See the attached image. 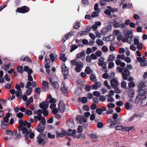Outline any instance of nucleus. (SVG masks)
I'll return each instance as SVG.
<instances>
[{"label":"nucleus","instance_id":"1","mask_svg":"<svg viewBox=\"0 0 147 147\" xmlns=\"http://www.w3.org/2000/svg\"><path fill=\"white\" fill-rule=\"evenodd\" d=\"M18 122L20 124L18 127L19 130L22 131L25 137L30 138V139H33L34 134L30 129L31 125V124L28 123L27 121H23L21 119Z\"/></svg>","mask_w":147,"mask_h":147},{"label":"nucleus","instance_id":"2","mask_svg":"<svg viewBox=\"0 0 147 147\" xmlns=\"http://www.w3.org/2000/svg\"><path fill=\"white\" fill-rule=\"evenodd\" d=\"M138 61L140 63V65L142 67H144L147 65V61L144 56L138 57L137 58Z\"/></svg>","mask_w":147,"mask_h":147},{"label":"nucleus","instance_id":"3","mask_svg":"<svg viewBox=\"0 0 147 147\" xmlns=\"http://www.w3.org/2000/svg\"><path fill=\"white\" fill-rule=\"evenodd\" d=\"M83 66V63L80 61H77L76 63L75 71L78 73L82 71Z\"/></svg>","mask_w":147,"mask_h":147},{"label":"nucleus","instance_id":"4","mask_svg":"<svg viewBox=\"0 0 147 147\" xmlns=\"http://www.w3.org/2000/svg\"><path fill=\"white\" fill-rule=\"evenodd\" d=\"M62 71L64 75V78L66 79L67 78V76L69 74L68 68L65 65V63H63L61 65Z\"/></svg>","mask_w":147,"mask_h":147},{"label":"nucleus","instance_id":"5","mask_svg":"<svg viewBox=\"0 0 147 147\" xmlns=\"http://www.w3.org/2000/svg\"><path fill=\"white\" fill-rule=\"evenodd\" d=\"M87 118H86L84 116H82L80 115L78 116L76 118V121L77 122L80 124H82L83 123L86 122Z\"/></svg>","mask_w":147,"mask_h":147},{"label":"nucleus","instance_id":"6","mask_svg":"<svg viewBox=\"0 0 147 147\" xmlns=\"http://www.w3.org/2000/svg\"><path fill=\"white\" fill-rule=\"evenodd\" d=\"M42 134H40L37 137V141L38 143L41 145L44 146L46 143V142L45 141L42 137Z\"/></svg>","mask_w":147,"mask_h":147},{"label":"nucleus","instance_id":"7","mask_svg":"<svg viewBox=\"0 0 147 147\" xmlns=\"http://www.w3.org/2000/svg\"><path fill=\"white\" fill-rule=\"evenodd\" d=\"M58 109L60 112L61 113L64 112L65 109V105L63 101L61 100L59 101Z\"/></svg>","mask_w":147,"mask_h":147},{"label":"nucleus","instance_id":"8","mask_svg":"<svg viewBox=\"0 0 147 147\" xmlns=\"http://www.w3.org/2000/svg\"><path fill=\"white\" fill-rule=\"evenodd\" d=\"M129 74L130 72L128 69L126 67L124 68L123 70L122 73V76L123 79L125 80H127L128 76H129Z\"/></svg>","mask_w":147,"mask_h":147},{"label":"nucleus","instance_id":"9","mask_svg":"<svg viewBox=\"0 0 147 147\" xmlns=\"http://www.w3.org/2000/svg\"><path fill=\"white\" fill-rule=\"evenodd\" d=\"M29 10V8L26 6H24L21 7L17 8L16 11L19 13H24L28 12Z\"/></svg>","mask_w":147,"mask_h":147},{"label":"nucleus","instance_id":"10","mask_svg":"<svg viewBox=\"0 0 147 147\" xmlns=\"http://www.w3.org/2000/svg\"><path fill=\"white\" fill-rule=\"evenodd\" d=\"M71 135V133H69L64 130H62L61 133L59 132L58 131H56L57 137H63L65 136Z\"/></svg>","mask_w":147,"mask_h":147},{"label":"nucleus","instance_id":"11","mask_svg":"<svg viewBox=\"0 0 147 147\" xmlns=\"http://www.w3.org/2000/svg\"><path fill=\"white\" fill-rule=\"evenodd\" d=\"M111 86L113 88H115L117 87L119 84V82L117 78L113 79L111 81Z\"/></svg>","mask_w":147,"mask_h":147},{"label":"nucleus","instance_id":"12","mask_svg":"<svg viewBox=\"0 0 147 147\" xmlns=\"http://www.w3.org/2000/svg\"><path fill=\"white\" fill-rule=\"evenodd\" d=\"M49 81L55 88L57 89L59 88V86L58 82L57 81L54 80L52 78L49 79Z\"/></svg>","mask_w":147,"mask_h":147},{"label":"nucleus","instance_id":"13","mask_svg":"<svg viewBox=\"0 0 147 147\" xmlns=\"http://www.w3.org/2000/svg\"><path fill=\"white\" fill-rule=\"evenodd\" d=\"M49 103L48 101L42 102L40 104V107L42 109H47L49 107Z\"/></svg>","mask_w":147,"mask_h":147},{"label":"nucleus","instance_id":"14","mask_svg":"<svg viewBox=\"0 0 147 147\" xmlns=\"http://www.w3.org/2000/svg\"><path fill=\"white\" fill-rule=\"evenodd\" d=\"M102 84L100 82H96L94 84L92 85L91 87L92 89L96 90L98 88H100L101 87Z\"/></svg>","mask_w":147,"mask_h":147},{"label":"nucleus","instance_id":"15","mask_svg":"<svg viewBox=\"0 0 147 147\" xmlns=\"http://www.w3.org/2000/svg\"><path fill=\"white\" fill-rule=\"evenodd\" d=\"M45 125L40 124L39 123L36 128V129L39 132H41L44 130L45 128Z\"/></svg>","mask_w":147,"mask_h":147},{"label":"nucleus","instance_id":"16","mask_svg":"<svg viewBox=\"0 0 147 147\" xmlns=\"http://www.w3.org/2000/svg\"><path fill=\"white\" fill-rule=\"evenodd\" d=\"M36 86V84L35 82L28 81L25 86V87L26 88H30V86L34 88Z\"/></svg>","mask_w":147,"mask_h":147},{"label":"nucleus","instance_id":"17","mask_svg":"<svg viewBox=\"0 0 147 147\" xmlns=\"http://www.w3.org/2000/svg\"><path fill=\"white\" fill-rule=\"evenodd\" d=\"M61 90L63 94H65L67 92V88L64 83H62L61 84Z\"/></svg>","mask_w":147,"mask_h":147},{"label":"nucleus","instance_id":"18","mask_svg":"<svg viewBox=\"0 0 147 147\" xmlns=\"http://www.w3.org/2000/svg\"><path fill=\"white\" fill-rule=\"evenodd\" d=\"M138 89L142 88L147 86V82L141 81L138 84Z\"/></svg>","mask_w":147,"mask_h":147},{"label":"nucleus","instance_id":"19","mask_svg":"<svg viewBox=\"0 0 147 147\" xmlns=\"http://www.w3.org/2000/svg\"><path fill=\"white\" fill-rule=\"evenodd\" d=\"M125 36L129 39L130 42L132 41V32L130 31H127L125 34Z\"/></svg>","mask_w":147,"mask_h":147},{"label":"nucleus","instance_id":"20","mask_svg":"<svg viewBox=\"0 0 147 147\" xmlns=\"http://www.w3.org/2000/svg\"><path fill=\"white\" fill-rule=\"evenodd\" d=\"M139 89V94L140 96L144 95L147 94V88L142 89V88Z\"/></svg>","mask_w":147,"mask_h":147},{"label":"nucleus","instance_id":"21","mask_svg":"<svg viewBox=\"0 0 147 147\" xmlns=\"http://www.w3.org/2000/svg\"><path fill=\"white\" fill-rule=\"evenodd\" d=\"M73 35V32H69L67 34L63 36L62 40L64 42H65L67 39L72 36Z\"/></svg>","mask_w":147,"mask_h":147},{"label":"nucleus","instance_id":"22","mask_svg":"<svg viewBox=\"0 0 147 147\" xmlns=\"http://www.w3.org/2000/svg\"><path fill=\"white\" fill-rule=\"evenodd\" d=\"M104 58L102 57H101L99 59L98 63V65L99 66H101L106 65V63L104 61Z\"/></svg>","mask_w":147,"mask_h":147},{"label":"nucleus","instance_id":"23","mask_svg":"<svg viewBox=\"0 0 147 147\" xmlns=\"http://www.w3.org/2000/svg\"><path fill=\"white\" fill-rule=\"evenodd\" d=\"M143 113L139 112H135L133 115L134 117L136 118H140L142 117L143 116Z\"/></svg>","mask_w":147,"mask_h":147},{"label":"nucleus","instance_id":"24","mask_svg":"<svg viewBox=\"0 0 147 147\" xmlns=\"http://www.w3.org/2000/svg\"><path fill=\"white\" fill-rule=\"evenodd\" d=\"M45 60L46 63V64L45 65V68L48 69L50 67V66L49 64L50 63V61L48 58V57L46 55L45 58Z\"/></svg>","mask_w":147,"mask_h":147},{"label":"nucleus","instance_id":"25","mask_svg":"<svg viewBox=\"0 0 147 147\" xmlns=\"http://www.w3.org/2000/svg\"><path fill=\"white\" fill-rule=\"evenodd\" d=\"M78 101L82 102L83 103H86L88 101L87 98L86 97H83L82 98L79 97L78 98Z\"/></svg>","mask_w":147,"mask_h":147},{"label":"nucleus","instance_id":"26","mask_svg":"<svg viewBox=\"0 0 147 147\" xmlns=\"http://www.w3.org/2000/svg\"><path fill=\"white\" fill-rule=\"evenodd\" d=\"M85 55V53L84 51H82L80 53H78L76 55V58L78 59L82 57H84Z\"/></svg>","mask_w":147,"mask_h":147},{"label":"nucleus","instance_id":"27","mask_svg":"<svg viewBox=\"0 0 147 147\" xmlns=\"http://www.w3.org/2000/svg\"><path fill=\"white\" fill-rule=\"evenodd\" d=\"M142 106H145L147 105V96H145L142 99L141 103Z\"/></svg>","mask_w":147,"mask_h":147},{"label":"nucleus","instance_id":"28","mask_svg":"<svg viewBox=\"0 0 147 147\" xmlns=\"http://www.w3.org/2000/svg\"><path fill=\"white\" fill-rule=\"evenodd\" d=\"M76 132V130H74V138L75 137V133ZM76 137H77L78 139H81L83 140L85 138V136L84 134H80L78 135L77 136H76Z\"/></svg>","mask_w":147,"mask_h":147},{"label":"nucleus","instance_id":"29","mask_svg":"<svg viewBox=\"0 0 147 147\" xmlns=\"http://www.w3.org/2000/svg\"><path fill=\"white\" fill-rule=\"evenodd\" d=\"M6 133L9 137V139L11 140L13 138V132L10 130H7L6 131Z\"/></svg>","mask_w":147,"mask_h":147},{"label":"nucleus","instance_id":"30","mask_svg":"<svg viewBox=\"0 0 147 147\" xmlns=\"http://www.w3.org/2000/svg\"><path fill=\"white\" fill-rule=\"evenodd\" d=\"M81 23L80 22L77 21L74 24V29H78L80 27Z\"/></svg>","mask_w":147,"mask_h":147},{"label":"nucleus","instance_id":"31","mask_svg":"<svg viewBox=\"0 0 147 147\" xmlns=\"http://www.w3.org/2000/svg\"><path fill=\"white\" fill-rule=\"evenodd\" d=\"M109 31V29L107 28H102L100 31V34L104 35L107 33Z\"/></svg>","mask_w":147,"mask_h":147},{"label":"nucleus","instance_id":"32","mask_svg":"<svg viewBox=\"0 0 147 147\" xmlns=\"http://www.w3.org/2000/svg\"><path fill=\"white\" fill-rule=\"evenodd\" d=\"M125 107L127 110L131 109H132V106L129 102H127L125 104Z\"/></svg>","mask_w":147,"mask_h":147},{"label":"nucleus","instance_id":"33","mask_svg":"<svg viewBox=\"0 0 147 147\" xmlns=\"http://www.w3.org/2000/svg\"><path fill=\"white\" fill-rule=\"evenodd\" d=\"M10 117V113H6V116L3 118V121L5 122L8 123L9 121V117Z\"/></svg>","mask_w":147,"mask_h":147},{"label":"nucleus","instance_id":"34","mask_svg":"<svg viewBox=\"0 0 147 147\" xmlns=\"http://www.w3.org/2000/svg\"><path fill=\"white\" fill-rule=\"evenodd\" d=\"M90 78V80L91 81L94 82H96L97 81V78L96 76L94 74H91Z\"/></svg>","mask_w":147,"mask_h":147},{"label":"nucleus","instance_id":"35","mask_svg":"<svg viewBox=\"0 0 147 147\" xmlns=\"http://www.w3.org/2000/svg\"><path fill=\"white\" fill-rule=\"evenodd\" d=\"M129 96L130 98H132L134 96V90L132 89H130L129 92Z\"/></svg>","mask_w":147,"mask_h":147},{"label":"nucleus","instance_id":"36","mask_svg":"<svg viewBox=\"0 0 147 147\" xmlns=\"http://www.w3.org/2000/svg\"><path fill=\"white\" fill-rule=\"evenodd\" d=\"M96 43L99 46H102L104 45V43L101 39H98L96 41Z\"/></svg>","mask_w":147,"mask_h":147},{"label":"nucleus","instance_id":"37","mask_svg":"<svg viewBox=\"0 0 147 147\" xmlns=\"http://www.w3.org/2000/svg\"><path fill=\"white\" fill-rule=\"evenodd\" d=\"M1 126L2 128H3V129H5L7 127L8 125L7 123L3 121H1Z\"/></svg>","mask_w":147,"mask_h":147},{"label":"nucleus","instance_id":"38","mask_svg":"<svg viewBox=\"0 0 147 147\" xmlns=\"http://www.w3.org/2000/svg\"><path fill=\"white\" fill-rule=\"evenodd\" d=\"M65 53H63L60 55L61 56L59 57L60 59L62 60L63 62H65L67 60V58L65 57Z\"/></svg>","mask_w":147,"mask_h":147},{"label":"nucleus","instance_id":"39","mask_svg":"<svg viewBox=\"0 0 147 147\" xmlns=\"http://www.w3.org/2000/svg\"><path fill=\"white\" fill-rule=\"evenodd\" d=\"M49 102L50 103H55L56 101V100L55 98H53L51 94H50L49 96Z\"/></svg>","mask_w":147,"mask_h":147},{"label":"nucleus","instance_id":"40","mask_svg":"<svg viewBox=\"0 0 147 147\" xmlns=\"http://www.w3.org/2000/svg\"><path fill=\"white\" fill-rule=\"evenodd\" d=\"M85 71L87 74H90L92 72V71L90 67H86L85 70Z\"/></svg>","mask_w":147,"mask_h":147},{"label":"nucleus","instance_id":"41","mask_svg":"<svg viewBox=\"0 0 147 147\" xmlns=\"http://www.w3.org/2000/svg\"><path fill=\"white\" fill-rule=\"evenodd\" d=\"M16 96L17 97H19L22 94V90H16L15 92Z\"/></svg>","mask_w":147,"mask_h":147},{"label":"nucleus","instance_id":"42","mask_svg":"<svg viewBox=\"0 0 147 147\" xmlns=\"http://www.w3.org/2000/svg\"><path fill=\"white\" fill-rule=\"evenodd\" d=\"M26 91V95L27 96H29L32 91V89L31 87L29 88Z\"/></svg>","mask_w":147,"mask_h":147},{"label":"nucleus","instance_id":"43","mask_svg":"<svg viewBox=\"0 0 147 147\" xmlns=\"http://www.w3.org/2000/svg\"><path fill=\"white\" fill-rule=\"evenodd\" d=\"M88 33V32L87 30L83 31H81L79 32L78 33V35L80 36H83L87 34Z\"/></svg>","mask_w":147,"mask_h":147},{"label":"nucleus","instance_id":"44","mask_svg":"<svg viewBox=\"0 0 147 147\" xmlns=\"http://www.w3.org/2000/svg\"><path fill=\"white\" fill-rule=\"evenodd\" d=\"M42 113V112L41 110L40 109L38 110L37 111L35 110L34 112V114H37L38 115L37 116H41V114Z\"/></svg>","mask_w":147,"mask_h":147},{"label":"nucleus","instance_id":"45","mask_svg":"<svg viewBox=\"0 0 147 147\" xmlns=\"http://www.w3.org/2000/svg\"><path fill=\"white\" fill-rule=\"evenodd\" d=\"M115 58V57L112 54L109 55L108 58V59L107 60V61H112L114 60Z\"/></svg>","mask_w":147,"mask_h":147},{"label":"nucleus","instance_id":"46","mask_svg":"<svg viewBox=\"0 0 147 147\" xmlns=\"http://www.w3.org/2000/svg\"><path fill=\"white\" fill-rule=\"evenodd\" d=\"M89 136L92 138L96 140L98 139V137L97 136L94 134H90L89 135Z\"/></svg>","mask_w":147,"mask_h":147},{"label":"nucleus","instance_id":"47","mask_svg":"<svg viewBox=\"0 0 147 147\" xmlns=\"http://www.w3.org/2000/svg\"><path fill=\"white\" fill-rule=\"evenodd\" d=\"M17 71L20 73L23 72V67L22 66H19L17 68Z\"/></svg>","mask_w":147,"mask_h":147},{"label":"nucleus","instance_id":"48","mask_svg":"<svg viewBox=\"0 0 147 147\" xmlns=\"http://www.w3.org/2000/svg\"><path fill=\"white\" fill-rule=\"evenodd\" d=\"M98 3H96L94 5V9L95 11H97L98 12H99L100 11V10L98 8Z\"/></svg>","mask_w":147,"mask_h":147},{"label":"nucleus","instance_id":"49","mask_svg":"<svg viewBox=\"0 0 147 147\" xmlns=\"http://www.w3.org/2000/svg\"><path fill=\"white\" fill-rule=\"evenodd\" d=\"M69 126L71 127H72L74 125V121L72 119H70L69 121Z\"/></svg>","mask_w":147,"mask_h":147},{"label":"nucleus","instance_id":"50","mask_svg":"<svg viewBox=\"0 0 147 147\" xmlns=\"http://www.w3.org/2000/svg\"><path fill=\"white\" fill-rule=\"evenodd\" d=\"M125 57V56L123 55H118L117 57L118 59H120L121 60H124Z\"/></svg>","mask_w":147,"mask_h":147},{"label":"nucleus","instance_id":"51","mask_svg":"<svg viewBox=\"0 0 147 147\" xmlns=\"http://www.w3.org/2000/svg\"><path fill=\"white\" fill-rule=\"evenodd\" d=\"M26 115L28 116H30L32 114V111L29 110H26L25 112Z\"/></svg>","mask_w":147,"mask_h":147},{"label":"nucleus","instance_id":"52","mask_svg":"<svg viewBox=\"0 0 147 147\" xmlns=\"http://www.w3.org/2000/svg\"><path fill=\"white\" fill-rule=\"evenodd\" d=\"M102 77L105 79L107 78L108 79H109L111 77L109 76L107 73H105L103 74Z\"/></svg>","mask_w":147,"mask_h":147},{"label":"nucleus","instance_id":"53","mask_svg":"<svg viewBox=\"0 0 147 147\" xmlns=\"http://www.w3.org/2000/svg\"><path fill=\"white\" fill-rule=\"evenodd\" d=\"M102 51L103 52H106L108 51V49L106 46H104L102 48Z\"/></svg>","mask_w":147,"mask_h":147},{"label":"nucleus","instance_id":"54","mask_svg":"<svg viewBox=\"0 0 147 147\" xmlns=\"http://www.w3.org/2000/svg\"><path fill=\"white\" fill-rule=\"evenodd\" d=\"M104 84L109 89H110L111 88V87L107 81H105L104 82Z\"/></svg>","mask_w":147,"mask_h":147},{"label":"nucleus","instance_id":"55","mask_svg":"<svg viewBox=\"0 0 147 147\" xmlns=\"http://www.w3.org/2000/svg\"><path fill=\"white\" fill-rule=\"evenodd\" d=\"M83 129V128L82 126L79 125L78 128V131L79 133H81L82 132Z\"/></svg>","mask_w":147,"mask_h":147},{"label":"nucleus","instance_id":"56","mask_svg":"<svg viewBox=\"0 0 147 147\" xmlns=\"http://www.w3.org/2000/svg\"><path fill=\"white\" fill-rule=\"evenodd\" d=\"M47 109L42 110L43 114L45 116H47L49 115V112Z\"/></svg>","mask_w":147,"mask_h":147},{"label":"nucleus","instance_id":"57","mask_svg":"<svg viewBox=\"0 0 147 147\" xmlns=\"http://www.w3.org/2000/svg\"><path fill=\"white\" fill-rule=\"evenodd\" d=\"M97 106L95 103L93 104L90 106V109L92 110L96 109Z\"/></svg>","mask_w":147,"mask_h":147},{"label":"nucleus","instance_id":"58","mask_svg":"<svg viewBox=\"0 0 147 147\" xmlns=\"http://www.w3.org/2000/svg\"><path fill=\"white\" fill-rule=\"evenodd\" d=\"M42 84V85L46 87H48L49 86L48 83L46 81H43Z\"/></svg>","mask_w":147,"mask_h":147},{"label":"nucleus","instance_id":"59","mask_svg":"<svg viewBox=\"0 0 147 147\" xmlns=\"http://www.w3.org/2000/svg\"><path fill=\"white\" fill-rule=\"evenodd\" d=\"M48 137L51 139H53L55 138V136L51 133H49L47 135Z\"/></svg>","mask_w":147,"mask_h":147},{"label":"nucleus","instance_id":"60","mask_svg":"<svg viewBox=\"0 0 147 147\" xmlns=\"http://www.w3.org/2000/svg\"><path fill=\"white\" fill-rule=\"evenodd\" d=\"M141 100V97L140 96H137L135 100V102L136 103H139Z\"/></svg>","mask_w":147,"mask_h":147},{"label":"nucleus","instance_id":"61","mask_svg":"<svg viewBox=\"0 0 147 147\" xmlns=\"http://www.w3.org/2000/svg\"><path fill=\"white\" fill-rule=\"evenodd\" d=\"M115 89L114 90V92L115 93L117 94H120L121 92V90L118 88L116 87L115 88H114Z\"/></svg>","mask_w":147,"mask_h":147},{"label":"nucleus","instance_id":"62","mask_svg":"<svg viewBox=\"0 0 147 147\" xmlns=\"http://www.w3.org/2000/svg\"><path fill=\"white\" fill-rule=\"evenodd\" d=\"M90 58H91L92 59L95 60L97 58V57L96 56V55L94 53H92L90 56Z\"/></svg>","mask_w":147,"mask_h":147},{"label":"nucleus","instance_id":"63","mask_svg":"<svg viewBox=\"0 0 147 147\" xmlns=\"http://www.w3.org/2000/svg\"><path fill=\"white\" fill-rule=\"evenodd\" d=\"M128 85L129 87L130 88L134 87L135 86V84L133 82H129Z\"/></svg>","mask_w":147,"mask_h":147},{"label":"nucleus","instance_id":"64","mask_svg":"<svg viewBox=\"0 0 147 147\" xmlns=\"http://www.w3.org/2000/svg\"><path fill=\"white\" fill-rule=\"evenodd\" d=\"M93 94L97 97H98L100 96V93L99 92L97 91H95L93 93Z\"/></svg>","mask_w":147,"mask_h":147}]
</instances>
